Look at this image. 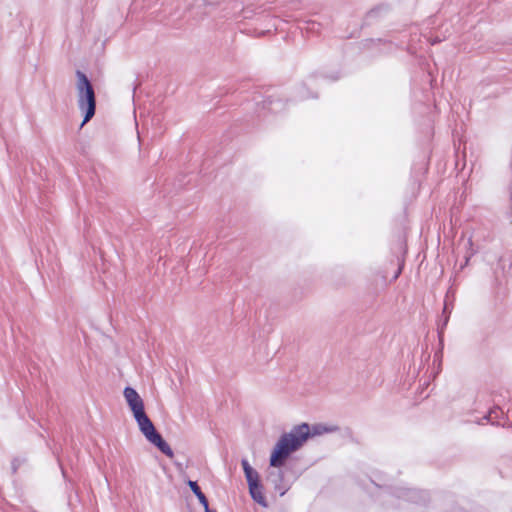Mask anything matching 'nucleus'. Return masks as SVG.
I'll return each mask as SVG.
<instances>
[{
    "label": "nucleus",
    "instance_id": "1",
    "mask_svg": "<svg viewBox=\"0 0 512 512\" xmlns=\"http://www.w3.org/2000/svg\"><path fill=\"white\" fill-rule=\"evenodd\" d=\"M334 430V428H328L324 425L310 427L306 423L294 427L289 433L282 435L276 443L270 456V465L273 467L282 466L288 456L302 447L309 437Z\"/></svg>",
    "mask_w": 512,
    "mask_h": 512
},
{
    "label": "nucleus",
    "instance_id": "2",
    "mask_svg": "<svg viewBox=\"0 0 512 512\" xmlns=\"http://www.w3.org/2000/svg\"><path fill=\"white\" fill-rule=\"evenodd\" d=\"M125 401L133 414L139 430L144 437L153 445H155L162 453L172 458L173 451L168 443L156 431L154 424L147 416L144 409V402L139 393L131 388L126 387L123 391Z\"/></svg>",
    "mask_w": 512,
    "mask_h": 512
},
{
    "label": "nucleus",
    "instance_id": "3",
    "mask_svg": "<svg viewBox=\"0 0 512 512\" xmlns=\"http://www.w3.org/2000/svg\"><path fill=\"white\" fill-rule=\"evenodd\" d=\"M76 78L77 104L80 111L84 113V119L81 124V126H84L95 114V93L92 84L84 73L77 71Z\"/></svg>",
    "mask_w": 512,
    "mask_h": 512
},
{
    "label": "nucleus",
    "instance_id": "4",
    "mask_svg": "<svg viewBox=\"0 0 512 512\" xmlns=\"http://www.w3.org/2000/svg\"><path fill=\"white\" fill-rule=\"evenodd\" d=\"M241 465H242L248 486L260 482V477H259L258 472L249 464V462L246 459L242 460Z\"/></svg>",
    "mask_w": 512,
    "mask_h": 512
},
{
    "label": "nucleus",
    "instance_id": "5",
    "mask_svg": "<svg viewBox=\"0 0 512 512\" xmlns=\"http://www.w3.org/2000/svg\"><path fill=\"white\" fill-rule=\"evenodd\" d=\"M248 488H249V493H250L252 499L255 502H257L259 505L266 507L267 502H266V498L263 494L262 485L260 484V482L256 483V484L249 485Z\"/></svg>",
    "mask_w": 512,
    "mask_h": 512
},
{
    "label": "nucleus",
    "instance_id": "6",
    "mask_svg": "<svg viewBox=\"0 0 512 512\" xmlns=\"http://www.w3.org/2000/svg\"><path fill=\"white\" fill-rule=\"evenodd\" d=\"M188 485H189L190 489L193 491V493L196 495V497L198 498V500L201 503V505L203 506V508L207 509V507L209 506L207 498L201 492V490H200L199 486L197 485V483L194 482V481H189Z\"/></svg>",
    "mask_w": 512,
    "mask_h": 512
},
{
    "label": "nucleus",
    "instance_id": "7",
    "mask_svg": "<svg viewBox=\"0 0 512 512\" xmlns=\"http://www.w3.org/2000/svg\"><path fill=\"white\" fill-rule=\"evenodd\" d=\"M500 414L502 415L503 411L499 407H495L488 412V414L485 416V419L490 421L492 424H495V420L499 418ZM497 424H499V422H497Z\"/></svg>",
    "mask_w": 512,
    "mask_h": 512
},
{
    "label": "nucleus",
    "instance_id": "8",
    "mask_svg": "<svg viewBox=\"0 0 512 512\" xmlns=\"http://www.w3.org/2000/svg\"><path fill=\"white\" fill-rule=\"evenodd\" d=\"M204 511H205V512H213V511L209 508V506L207 507V509H204Z\"/></svg>",
    "mask_w": 512,
    "mask_h": 512
},
{
    "label": "nucleus",
    "instance_id": "9",
    "mask_svg": "<svg viewBox=\"0 0 512 512\" xmlns=\"http://www.w3.org/2000/svg\"><path fill=\"white\" fill-rule=\"evenodd\" d=\"M452 288V286L450 285V289ZM449 305H450V308L452 307V300L450 299V302H449Z\"/></svg>",
    "mask_w": 512,
    "mask_h": 512
}]
</instances>
